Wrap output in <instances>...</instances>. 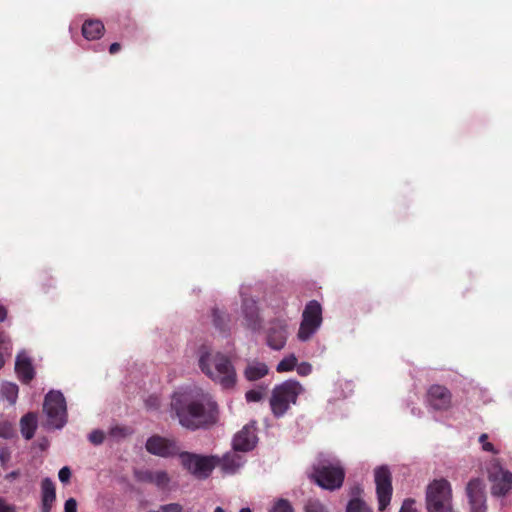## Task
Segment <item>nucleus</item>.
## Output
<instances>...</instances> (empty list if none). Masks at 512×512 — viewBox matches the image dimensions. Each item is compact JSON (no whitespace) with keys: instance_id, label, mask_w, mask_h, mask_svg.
Wrapping results in <instances>:
<instances>
[{"instance_id":"nucleus-1","label":"nucleus","mask_w":512,"mask_h":512,"mask_svg":"<svg viewBox=\"0 0 512 512\" xmlns=\"http://www.w3.org/2000/svg\"><path fill=\"white\" fill-rule=\"evenodd\" d=\"M171 416L188 429H198L216 422V403L201 389L187 386L176 390L171 396Z\"/></svg>"},{"instance_id":"nucleus-2","label":"nucleus","mask_w":512,"mask_h":512,"mask_svg":"<svg viewBox=\"0 0 512 512\" xmlns=\"http://www.w3.org/2000/svg\"><path fill=\"white\" fill-rule=\"evenodd\" d=\"M304 392L303 386L296 380H286L276 385L269 400L271 412L274 417H283L291 405L297 403L300 394Z\"/></svg>"},{"instance_id":"nucleus-3","label":"nucleus","mask_w":512,"mask_h":512,"mask_svg":"<svg viewBox=\"0 0 512 512\" xmlns=\"http://www.w3.org/2000/svg\"><path fill=\"white\" fill-rule=\"evenodd\" d=\"M427 512H454L452 489L446 479L432 481L426 489Z\"/></svg>"},{"instance_id":"nucleus-4","label":"nucleus","mask_w":512,"mask_h":512,"mask_svg":"<svg viewBox=\"0 0 512 512\" xmlns=\"http://www.w3.org/2000/svg\"><path fill=\"white\" fill-rule=\"evenodd\" d=\"M199 366L208 378L224 385V355L221 350L203 347L199 355Z\"/></svg>"},{"instance_id":"nucleus-5","label":"nucleus","mask_w":512,"mask_h":512,"mask_svg":"<svg viewBox=\"0 0 512 512\" xmlns=\"http://www.w3.org/2000/svg\"><path fill=\"white\" fill-rule=\"evenodd\" d=\"M181 465L198 479L207 478L218 465L220 459L215 456H202L189 452L179 454Z\"/></svg>"},{"instance_id":"nucleus-6","label":"nucleus","mask_w":512,"mask_h":512,"mask_svg":"<svg viewBox=\"0 0 512 512\" xmlns=\"http://www.w3.org/2000/svg\"><path fill=\"white\" fill-rule=\"evenodd\" d=\"M44 412L47 415V425L51 428L60 429L66 423V403L62 393L58 391L49 392L44 401Z\"/></svg>"},{"instance_id":"nucleus-7","label":"nucleus","mask_w":512,"mask_h":512,"mask_svg":"<svg viewBox=\"0 0 512 512\" xmlns=\"http://www.w3.org/2000/svg\"><path fill=\"white\" fill-rule=\"evenodd\" d=\"M322 323V307L316 300L309 301L302 313V321L298 330V338L307 341Z\"/></svg>"},{"instance_id":"nucleus-8","label":"nucleus","mask_w":512,"mask_h":512,"mask_svg":"<svg viewBox=\"0 0 512 512\" xmlns=\"http://www.w3.org/2000/svg\"><path fill=\"white\" fill-rule=\"evenodd\" d=\"M345 473L337 465L321 463L314 467L313 478L322 488L335 490L342 486Z\"/></svg>"},{"instance_id":"nucleus-9","label":"nucleus","mask_w":512,"mask_h":512,"mask_svg":"<svg viewBox=\"0 0 512 512\" xmlns=\"http://www.w3.org/2000/svg\"><path fill=\"white\" fill-rule=\"evenodd\" d=\"M374 481L379 511H384L390 504L392 498V474L388 466L376 467L374 470Z\"/></svg>"},{"instance_id":"nucleus-10","label":"nucleus","mask_w":512,"mask_h":512,"mask_svg":"<svg viewBox=\"0 0 512 512\" xmlns=\"http://www.w3.org/2000/svg\"><path fill=\"white\" fill-rule=\"evenodd\" d=\"M489 480L492 483L493 496H505L512 489V473L498 464L492 465L489 469Z\"/></svg>"},{"instance_id":"nucleus-11","label":"nucleus","mask_w":512,"mask_h":512,"mask_svg":"<svg viewBox=\"0 0 512 512\" xmlns=\"http://www.w3.org/2000/svg\"><path fill=\"white\" fill-rule=\"evenodd\" d=\"M288 329L283 320H274L269 323L266 331V344L273 350H282L287 342Z\"/></svg>"},{"instance_id":"nucleus-12","label":"nucleus","mask_w":512,"mask_h":512,"mask_svg":"<svg viewBox=\"0 0 512 512\" xmlns=\"http://www.w3.org/2000/svg\"><path fill=\"white\" fill-rule=\"evenodd\" d=\"M256 421L246 424L233 439V450L239 452H248L252 450L258 441L256 434Z\"/></svg>"},{"instance_id":"nucleus-13","label":"nucleus","mask_w":512,"mask_h":512,"mask_svg":"<svg viewBox=\"0 0 512 512\" xmlns=\"http://www.w3.org/2000/svg\"><path fill=\"white\" fill-rule=\"evenodd\" d=\"M427 402L434 410L446 411L452 406V393L443 385H431L427 391Z\"/></svg>"},{"instance_id":"nucleus-14","label":"nucleus","mask_w":512,"mask_h":512,"mask_svg":"<svg viewBox=\"0 0 512 512\" xmlns=\"http://www.w3.org/2000/svg\"><path fill=\"white\" fill-rule=\"evenodd\" d=\"M484 483L479 478L471 479L466 487L471 512H486Z\"/></svg>"},{"instance_id":"nucleus-15","label":"nucleus","mask_w":512,"mask_h":512,"mask_svg":"<svg viewBox=\"0 0 512 512\" xmlns=\"http://www.w3.org/2000/svg\"><path fill=\"white\" fill-rule=\"evenodd\" d=\"M146 449L149 453L164 458L174 456L179 452L174 440L158 435L148 438L146 441Z\"/></svg>"},{"instance_id":"nucleus-16","label":"nucleus","mask_w":512,"mask_h":512,"mask_svg":"<svg viewBox=\"0 0 512 512\" xmlns=\"http://www.w3.org/2000/svg\"><path fill=\"white\" fill-rule=\"evenodd\" d=\"M15 371L23 382H29L33 379L35 372L31 359L25 352H20L16 357Z\"/></svg>"},{"instance_id":"nucleus-17","label":"nucleus","mask_w":512,"mask_h":512,"mask_svg":"<svg viewBox=\"0 0 512 512\" xmlns=\"http://www.w3.org/2000/svg\"><path fill=\"white\" fill-rule=\"evenodd\" d=\"M243 313L245 324L249 329L257 331L261 328V319L255 301L245 300L243 302Z\"/></svg>"},{"instance_id":"nucleus-18","label":"nucleus","mask_w":512,"mask_h":512,"mask_svg":"<svg viewBox=\"0 0 512 512\" xmlns=\"http://www.w3.org/2000/svg\"><path fill=\"white\" fill-rule=\"evenodd\" d=\"M41 500V512H51L56 500V492L55 485L49 478H45L41 483Z\"/></svg>"},{"instance_id":"nucleus-19","label":"nucleus","mask_w":512,"mask_h":512,"mask_svg":"<svg viewBox=\"0 0 512 512\" xmlns=\"http://www.w3.org/2000/svg\"><path fill=\"white\" fill-rule=\"evenodd\" d=\"M140 479L142 481L156 485L159 488L168 487L171 478L164 470H147L141 473Z\"/></svg>"},{"instance_id":"nucleus-20","label":"nucleus","mask_w":512,"mask_h":512,"mask_svg":"<svg viewBox=\"0 0 512 512\" xmlns=\"http://www.w3.org/2000/svg\"><path fill=\"white\" fill-rule=\"evenodd\" d=\"M268 373V366L265 363L259 361L249 363L244 370V376L250 382L260 380L264 378Z\"/></svg>"},{"instance_id":"nucleus-21","label":"nucleus","mask_w":512,"mask_h":512,"mask_svg":"<svg viewBox=\"0 0 512 512\" xmlns=\"http://www.w3.org/2000/svg\"><path fill=\"white\" fill-rule=\"evenodd\" d=\"M104 25L97 20L86 21L82 26L83 36L88 40H95L102 36Z\"/></svg>"},{"instance_id":"nucleus-22","label":"nucleus","mask_w":512,"mask_h":512,"mask_svg":"<svg viewBox=\"0 0 512 512\" xmlns=\"http://www.w3.org/2000/svg\"><path fill=\"white\" fill-rule=\"evenodd\" d=\"M21 433L26 439H31L34 436L37 428V417L33 413H28L22 417L20 421Z\"/></svg>"},{"instance_id":"nucleus-23","label":"nucleus","mask_w":512,"mask_h":512,"mask_svg":"<svg viewBox=\"0 0 512 512\" xmlns=\"http://www.w3.org/2000/svg\"><path fill=\"white\" fill-rule=\"evenodd\" d=\"M237 452L234 450L226 453V474L235 473L245 463L244 456Z\"/></svg>"},{"instance_id":"nucleus-24","label":"nucleus","mask_w":512,"mask_h":512,"mask_svg":"<svg viewBox=\"0 0 512 512\" xmlns=\"http://www.w3.org/2000/svg\"><path fill=\"white\" fill-rule=\"evenodd\" d=\"M1 395L11 404H14L18 396V386L11 382L3 383L1 386Z\"/></svg>"},{"instance_id":"nucleus-25","label":"nucleus","mask_w":512,"mask_h":512,"mask_svg":"<svg viewBox=\"0 0 512 512\" xmlns=\"http://www.w3.org/2000/svg\"><path fill=\"white\" fill-rule=\"evenodd\" d=\"M296 366H297V358L294 354H290L289 356L284 357L277 364L276 371L278 373L289 372V371L294 370Z\"/></svg>"},{"instance_id":"nucleus-26","label":"nucleus","mask_w":512,"mask_h":512,"mask_svg":"<svg viewBox=\"0 0 512 512\" xmlns=\"http://www.w3.org/2000/svg\"><path fill=\"white\" fill-rule=\"evenodd\" d=\"M346 512H373L372 509L361 499H351L346 507Z\"/></svg>"},{"instance_id":"nucleus-27","label":"nucleus","mask_w":512,"mask_h":512,"mask_svg":"<svg viewBox=\"0 0 512 512\" xmlns=\"http://www.w3.org/2000/svg\"><path fill=\"white\" fill-rule=\"evenodd\" d=\"M267 386L260 385L255 389H251L245 393L247 402H259L263 399Z\"/></svg>"},{"instance_id":"nucleus-28","label":"nucleus","mask_w":512,"mask_h":512,"mask_svg":"<svg viewBox=\"0 0 512 512\" xmlns=\"http://www.w3.org/2000/svg\"><path fill=\"white\" fill-rule=\"evenodd\" d=\"M304 512H329V509L318 499H309L304 505Z\"/></svg>"},{"instance_id":"nucleus-29","label":"nucleus","mask_w":512,"mask_h":512,"mask_svg":"<svg viewBox=\"0 0 512 512\" xmlns=\"http://www.w3.org/2000/svg\"><path fill=\"white\" fill-rule=\"evenodd\" d=\"M237 375L234 367L226 359V389L236 384Z\"/></svg>"},{"instance_id":"nucleus-30","label":"nucleus","mask_w":512,"mask_h":512,"mask_svg":"<svg viewBox=\"0 0 512 512\" xmlns=\"http://www.w3.org/2000/svg\"><path fill=\"white\" fill-rule=\"evenodd\" d=\"M274 512H294L290 502L286 499H279L273 508Z\"/></svg>"},{"instance_id":"nucleus-31","label":"nucleus","mask_w":512,"mask_h":512,"mask_svg":"<svg viewBox=\"0 0 512 512\" xmlns=\"http://www.w3.org/2000/svg\"><path fill=\"white\" fill-rule=\"evenodd\" d=\"M14 430L9 422H0V437L10 438L13 436Z\"/></svg>"},{"instance_id":"nucleus-32","label":"nucleus","mask_w":512,"mask_h":512,"mask_svg":"<svg viewBox=\"0 0 512 512\" xmlns=\"http://www.w3.org/2000/svg\"><path fill=\"white\" fill-rule=\"evenodd\" d=\"M415 500L412 498H407L403 501L402 506L399 512H419L415 507Z\"/></svg>"},{"instance_id":"nucleus-33","label":"nucleus","mask_w":512,"mask_h":512,"mask_svg":"<svg viewBox=\"0 0 512 512\" xmlns=\"http://www.w3.org/2000/svg\"><path fill=\"white\" fill-rule=\"evenodd\" d=\"M153 512H182V506L178 503H170L159 507Z\"/></svg>"},{"instance_id":"nucleus-34","label":"nucleus","mask_w":512,"mask_h":512,"mask_svg":"<svg viewBox=\"0 0 512 512\" xmlns=\"http://www.w3.org/2000/svg\"><path fill=\"white\" fill-rule=\"evenodd\" d=\"M145 406L148 410H157L160 407V399L156 395H151L145 400Z\"/></svg>"},{"instance_id":"nucleus-35","label":"nucleus","mask_w":512,"mask_h":512,"mask_svg":"<svg viewBox=\"0 0 512 512\" xmlns=\"http://www.w3.org/2000/svg\"><path fill=\"white\" fill-rule=\"evenodd\" d=\"M295 368L300 376H308L312 372V366L308 362H302Z\"/></svg>"},{"instance_id":"nucleus-36","label":"nucleus","mask_w":512,"mask_h":512,"mask_svg":"<svg viewBox=\"0 0 512 512\" xmlns=\"http://www.w3.org/2000/svg\"><path fill=\"white\" fill-rule=\"evenodd\" d=\"M487 439H488L487 434H482L479 437V442L482 444L483 450H485L487 452H495L493 444L488 442Z\"/></svg>"},{"instance_id":"nucleus-37","label":"nucleus","mask_w":512,"mask_h":512,"mask_svg":"<svg viewBox=\"0 0 512 512\" xmlns=\"http://www.w3.org/2000/svg\"><path fill=\"white\" fill-rule=\"evenodd\" d=\"M89 440L93 443V444H101L104 440V434L103 432L101 431H93L90 435H89Z\"/></svg>"},{"instance_id":"nucleus-38","label":"nucleus","mask_w":512,"mask_h":512,"mask_svg":"<svg viewBox=\"0 0 512 512\" xmlns=\"http://www.w3.org/2000/svg\"><path fill=\"white\" fill-rule=\"evenodd\" d=\"M59 480L62 483H67L71 477V471L68 467H63L58 473Z\"/></svg>"},{"instance_id":"nucleus-39","label":"nucleus","mask_w":512,"mask_h":512,"mask_svg":"<svg viewBox=\"0 0 512 512\" xmlns=\"http://www.w3.org/2000/svg\"><path fill=\"white\" fill-rule=\"evenodd\" d=\"M11 348L10 340L4 332H0V350H9Z\"/></svg>"},{"instance_id":"nucleus-40","label":"nucleus","mask_w":512,"mask_h":512,"mask_svg":"<svg viewBox=\"0 0 512 512\" xmlns=\"http://www.w3.org/2000/svg\"><path fill=\"white\" fill-rule=\"evenodd\" d=\"M64 512H77V502L74 498L66 500L64 505Z\"/></svg>"},{"instance_id":"nucleus-41","label":"nucleus","mask_w":512,"mask_h":512,"mask_svg":"<svg viewBox=\"0 0 512 512\" xmlns=\"http://www.w3.org/2000/svg\"><path fill=\"white\" fill-rule=\"evenodd\" d=\"M213 323L216 327L221 328L222 326V315L219 309H213L212 311Z\"/></svg>"},{"instance_id":"nucleus-42","label":"nucleus","mask_w":512,"mask_h":512,"mask_svg":"<svg viewBox=\"0 0 512 512\" xmlns=\"http://www.w3.org/2000/svg\"><path fill=\"white\" fill-rule=\"evenodd\" d=\"M0 512H16V508L0 499Z\"/></svg>"},{"instance_id":"nucleus-43","label":"nucleus","mask_w":512,"mask_h":512,"mask_svg":"<svg viewBox=\"0 0 512 512\" xmlns=\"http://www.w3.org/2000/svg\"><path fill=\"white\" fill-rule=\"evenodd\" d=\"M10 458V453L7 449H0V461L5 464Z\"/></svg>"},{"instance_id":"nucleus-44","label":"nucleus","mask_w":512,"mask_h":512,"mask_svg":"<svg viewBox=\"0 0 512 512\" xmlns=\"http://www.w3.org/2000/svg\"><path fill=\"white\" fill-rule=\"evenodd\" d=\"M120 50V44L119 43H113L110 45L109 51L111 54H115Z\"/></svg>"},{"instance_id":"nucleus-45","label":"nucleus","mask_w":512,"mask_h":512,"mask_svg":"<svg viewBox=\"0 0 512 512\" xmlns=\"http://www.w3.org/2000/svg\"><path fill=\"white\" fill-rule=\"evenodd\" d=\"M6 314V309L2 305H0V321L5 320Z\"/></svg>"},{"instance_id":"nucleus-46","label":"nucleus","mask_w":512,"mask_h":512,"mask_svg":"<svg viewBox=\"0 0 512 512\" xmlns=\"http://www.w3.org/2000/svg\"><path fill=\"white\" fill-rule=\"evenodd\" d=\"M18 475H19V473H18V472H12V473H10L9 475H7V477H8V478H15V477H17Z\"/></svg>"},{"instance_id":"nucleus-47","label":"nucleus","mask_w":512,"mask_h":512,"mask_svg":"<svg viewBox=\"0 0 512 512\" xmlns=\"http://www.w3.org/2000/svg\"><path fill=\"white\" fill-rule=\"evenodd\" d=\"M4 365V359H3V356L0 354V369L3 367Z\"/></svg>"},{"instance_id":"nucleus-48","label":"nucleus","mask_w":512,"mask_h":512,"mask_svg":"<svg viewBox=\"0 0 512 512\" xmlns=\"http://www.w3.org/2000/svg\"><path fill=\"white\" fill-rule=\"evenodd\" d=\"M240 512H251L250 508H242Z\"/></svg>"},{"instance_id":"nucleus-49","label":"nucleus","mask_w":512,"mask_h":512,"mask_svg":"<svg viewBox=\"0 0 512 512\" xmlns=\"http://www.w3.org/2000/svg\"><path fill=\"white\" fill-rule=\"evenodd\" d=\"M214 512H223L221 507H217Z\"/></svg>"}]
</instances>
